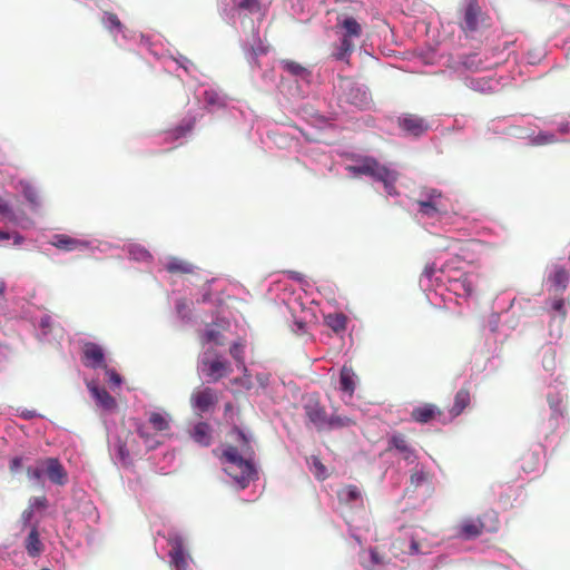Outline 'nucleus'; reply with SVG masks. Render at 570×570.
I'll return each mask as SVG.
<instances>
[{"instance_id": "1", "label": "nucleus", "mask_w": 570, "mask_h": 570, "mask_svg": "<svg viewBox=\"0 0 570 570\" xmlns=\"http://www.w3.org/2000/svg\"><path fill=\"white\" fill-rule=\"evenodd\" d=\"M230 434L235 435L238 445H224L219 460L224 471L245 489L257 474L254 465L255 452L250 439L238 426H234Z\"/></svg>"}, {"instance_id": "2", "label": "nucleus", "mask_w": 570, "mask_h": 570, "mask_svg": "<svg viewBox=\"0 0 570 570\" xmlns=\"http://www.w3.org/2000/svg\"><path fill=\"white\" fill-rule=\"evenodd\" d=\"M346 169L355 176L365 175L383 183L389 195L396 194L395 183L399 178V173L380 164L373 157H363L357 161V164L350 165Z\"/></svg>"}, {"instance_id": "3", "label": "nucleus", "mask_w": 570, "mask_h": 570, "mask_svg": "<svg viewBox=\"0 0 570 570\" xmlns=\"http://www.w3.org/2000/svg\"><path fill=\"white\" fill-rule=\"evenodd\" d=\"M499 524L494 513H484L476 518H465L454 528V534L461 540H473L485 532L497 531Z\"/></svg>"}, {"instance_id": "4", "label": "nucleus", "mask_w": 570, "mask_h": 570, "mask_svg": "<svg viewBox=\"0 0 570 570\" xmlns=\"http://www.w3.org/2000/svg\"><path fill=\"white\" fill-rule=\"evenodd\" d=\"M198 368L212 382H218L233 372L232 364L212 347L203 352Z\"/></svg>"}, {"instance_id": "5", "label": "nucleus", "mask_w": 570, "mask_h": 570, "mask_svg": "<svg viewBox=\"0 0 570 570\" xmlns=\"http://www.w3.org/2000/svg\"><path fill=\"white\" fill-rule=\"evenodd\" d=\"M415 203L419 206L417 212L429 218L448 212L442 193L435 188L422 189Z\"/></svg>"}, {"instance_id": "6", "label": "nucleus", "mask_w": 570, "mask_h": 570, "mask_svg": "<svg viewBox=\"0 0 570 570\" xmlns=\"http://www.w3.org/2000/svg\"><path fill=\"white\" fill-rule=\"evenodd\" d=\"M303 410L308 422L313 424L317 431H325L328 415L325 406L321 403L317 395L313 394L307 396L304 401Z\"/></svg>"}, {"instance_id": "7", "label": "nucleus", "mask_w": 570, "mask_h": 570, "mask_svg": "<svg viewBox=\"0 0 570 570\" xmlns=\"http://www.w3.org/2000/svg\"><path fill=\"white\" fill-rule=\"evenodd\" d=\"M484 21V13L479 6L478 0H466V4L462 10L461 29L465 33L474 32L479 26Z\"/></svg>"}, {"instance_id": "8", "label": "nucleus", "mask_w": 570, "mask_h": 570, "mask_svg": "<svg viewBox=\"0 0 570 570\" xmlns=\"http://www.w3.org/2000/svg\"><path fill=\"white\" fill-rule=\"evenodd\" d=\"M218 402L217 392L212 387H202L195 390L190 395V404L200 415L213 409Z\"/></svg>"}, {"instance_id": "9", "label": "nucleus", "mask_w": 570, "mask_h": 570, "mask_svg": "<svg viewBox=\"0 0 570 570\" xmlns=\"http://www.w3.org/2000/svg\"><path fill=\"white\" fill-rule=\"evenodd\" d=\"M397 124L404 132L414 137H420L430 129L424 118L413 114L402 115L399 117Z\"/></svg>"}, {"instance_id": "10", "label": "nucleus", "mask_w": 570, "mask_h": 570, "mask_svg": "<svg viewBox=\"0 0 570 570\" xmlns=\"http://www.w3.org/2000/svg\"><path fill=\"white\" fill-rule=\"evenodd\" d=\"M82 363L91 368H107L105 353L101 346L96 343L87 342L82 350Z\"/></svg>"}, {"instance_id": "11", "label": "nucleus", "mask_w": 570, "mask_h": 570, "mask_svg": "<svg viewBox=\"0 0 570 570\" xmlns=\"http://www.w3.org/2000/svg\"><path fill=\"white\" fill-rule=\"evenodd\" d=\"M42 465L45 466V474L52 483L65 485L68 482L67 471L57 458L42 459Z\"/></svg>"}, {"instance_id": "12", "label": "nucleus", "mask_w": 570, "mask_h": 570, "mask_svg": "<svg viewBox=\"0 0 570 570\" xmlns=\"http://www.w3.org/2000/svg\"><path fill=\"white\" fill-rule=\"evenodd\" d=\"M87 387L92 397L96 400L97 405L101 410L108 413H112L117 410L118 405L116 399L110 395V393L105 387H99L94 382L88 383Z\"/></svg>"}, {"instance_id": "13", "label": "nucleus", "mask_w": 570, "mask_h": 570, "mask_svg": "<svg viewBox=\"0 0 570 570\" xmlns=\"http://www.w3.org/2000/svg\"><path fill=\"white\" fill-rule=\"evenodd\" d=\"M396 450L403 460L413 463L416 460L415 450L409 444L405 435L395 433L387 441L386 451Z\"/></svg>"}, {"instance_id": "14", "label": "nucleus", "mask_w": 570, "mask_h": 570, "mask_svg": "<svg viewBox=\"0 0 570 570\" xmlns=\"http://www.w3.org/2000/svg\"><path fill=\"white\" fill-rule=\"evenodd\" d=\"M50 244L57 247L58 249L65 252H82L88 249L89 243L79 238L71 237L66 234H56L52 236Z\"/></svg>"}, {"instance_id": "15", "label": "nucleus", "mask_w": 570, "mask_h": 570, "mask_svg": "<svg viewBox=\"0 0 570 570\" xmlns=\"http://www.w3.org/2000/svg\"><path fill=\"white\" fill-rule=\"evenodd\" d=\"M170 546V559L176 570H185L187 568V558L185 553L184 539L180 535H175L168 540Z\"/></svg>"}, {"instance_id": "16", "label": "nucleus", "mask_w": 570, "mask_h": 570, "mask_svg": "<svg viewBox=\"0 0 570 570\" xmlns=\"http://www.w3.org/2000/svg\"><path fill=\"white\" fill-rule=\"evenodd\" d=\"M441 415L442 411L431 403L416 406L411 412V419L421 424L429 423Z\"/></svg>"}, {"instance_id": "17", "label": "nucleus", "mask_w": 570, "mask_h": 570, "mask_svg": "<svg viewBox=\"0 0 570 570\" xmlns=\"http://www.w3.org/2000/svg\"><path fill=\"white\" fill-rule=\"evenodd\" d=\"M550 289L556 294H562L569 284V272L562 266H554L548 276Z\"/></svg>"}, {"instance_id": "18", "label": "nucleus", "mask_w": 570, "mask_h": 570, "mask_svg": "<svg viewBox=\"0 0 570 570\" xmlns=\"http://www.w3.org/2000/svg\"><path fill=\"white\" fill-rule=\"evenodd\" d=\"M212 428L206 422L196 423L190 430V438L202 446H209L213 440Z\"/></svg>"}, {"instance_id": "19", "label": "nucleus", "mask_w": 570, "mask_h": 570, "mask_svg": "<svg viewBox=\"0 0 570 570\" xmlns=\"http://www.w3.org/2000/svg\"><path fill=\"white\" fill-rule=\"evenodd\" d=\"M356 389V375L352 366L344 365L340 372V390L347 394L350 397L353 396Z\"/></svg>"}, {"instance_id": "20", "label": "nucleus", "mask_w": 570, "mask_h": 570, "mask_svg": "<svg viewBox=\"0 0 570 570\" xmlns=\"http://www.w3.org/2000/svg\"><path fill=\"white\" fill-rule=\"evenodd\" d=\"M337 27L344 30L342 39L358 38L362 35V27L353 17H344L342 20L338 19Z\"/></svg>"}, {"instance_id": "21", "label": "nucleus", "mask_w": 570, "mask_h": 570, "mask_svg": "<svg viewBox=\"0 0 570 570\" xmlns=\"http://www.w3.org/2000/svg\"><path fill=\"white\" fill-rule=\"evenodd\" d=\"M195 269L196 267L190 262L178 257H170L166 264V271L170 274H193Z\"/></svg>"}, {"instance_id": "22", "label": "nucleus", "mask_w": 570, "mask_h": 570, "mask_svg": "<svg viewBox=\"0 0 570 570\" xmlns=\"http://www.w3.org/2000/svg\"><path fill=\"white\" fill-rule=\"evenodd\" d=\"M471 396L469 389L462 387L460 389L455 396L452 407L450 409V414L452 417L459 416L470 404Z\"/></svg>"}, {"instance_id": "23", "label": "nucleus", "mask_w": 570, "mask_h": 570, "mask_svg": "<svg viewBox=\"0 0 570 570\" xmlns=\"http://www.w3.org/2000/svg\"><path fill=\"white\" fill-rule=\"evenodd\" d=\"M340 502L344 504H353L357 501H362V493L360 489L354 484H348L342 488L337 493Z\"/></svg>"}, {"instance_id": "24", "label": "nucleus", "mask_w": 570, "mask_h": 570, "mask_svg": "<svg viewBox=\"0 0 570 570\" xmlns=\"http://www.w3.org/2000/svg\"><path fill=\"white\" fill-rule=\"evenodd\" d=\"M24 546L30 557H38L42 552L43 544L39 539V533L36 528H32V530L29 532Z\"/></svg>"}, {"instance_id": "25", "label": "nucleus", "mask_w": 570, "mask_h": 570, "mask_svg": "<svg viewBox=\"0 0 570 570\" xmlns=\"http://www.w3.org/2000/svg\"><path fill=\"white\" fill-rule=\"evenodd\" d=\"M148 423L156 432H166L170 429L169 416L159 412H151Z\"/></svg>"}, {"instance_id": "26", "label": "nucleus", "mask_w": 570, "mask_h": 570, "mask_svg": "<svg viewBox=\"0 0 570 570\" xmlns=\"http://www.w3.org/2000/svg\"><path fill=\"white\" fill-rule=\"evenodd\" d=\"M325 324L335 333L345 331L347 324V316L343 313H333L325 316Z\"/></svg>"}, {"instance_id": "27", "label": "nucleus", "mask_w": 570, "mask_h": 570, "mask_svg": "<svg viewBox=\"0 0 570 570\" xmlns=\"http://www.w3.org/2000/svg\"><path fill=\"white\" fill-rule=\"evenodd\" d=\"M229 354L235 360L238 368L245 370V343L243 341L234 342L229 347Z\"/></svg>"}, {"instance_id": "28", "label": "nucleus", "mask_w": 570, "mask_h": 570, "mask_svg": "<svg viewBox=\"0 0 570 570\" xmlns=\"http://www.w3.org/2000/svg\"><path fill=\"white\" fill-rule=\"evenodd\" d=\"M355 424V421L348 416L333 414L328 416L325 431L348 428Z\"/></svg>"}, {"instance_id": "29", "label": "nucleus", "mask_w": 570, "mask_h": 570, "mask_svg": "<svg viewBox=\"0 0 570 570\" xmlns=\"http://www.w3.org/2000/svg\"><path fill=\"white\" fill-rule=\"evenodd\" d=\"M29 480L37 484H43L45 466L42 465V459L36 461L35 465H30L26 470Z\"/></svg>"}, {"instance_id": "30", "label": "nucleus", "mask_w": 570, "mask_h": 570, "mask_svg": "<svg viewBox=\"0 0 570 570\" xmlns=\"http://www.w3.org/2000/svg\"><path fill=\"white\" fill-rule=\"evenodd\" d=\"M202 343H214L215 345H224V335L223 333L214 327L206 328L202 334Z\"/></svg>"}, {"instance_id": "31", "label": "nucleus", "mask_w": 570, "mask_h": 570, "mask_svg": "<svg viewBox=\"0 0 570 570\" xmlns=\"http://www.w3.org/2000/svg\"><path fill=\"white\" fill-rule=\"evenodd\" d=\"M101 22L110 31L115 29L121 31L124 27L118 16L114 12H105Z\"/></svg>"}, {"instance_id": "32", "label": "nucleus", "mask_w": 570, "mask_h": 570, "mask_svg": "<svg viewBox=\"0 0 570 570\" xmlns=\"http://www.w3.org/2000/svg\"><path fill=\"white\" fill-rule=\"evenodd\" d=\"M137 433L145 441L148 449H155L159 442L155 440V435L149 431V426L146 424H140L137 428Z\"/></svg>"}, {"instance_id": "33", "label": "nucleus", "mask_w": 570, "mask_h": 570, "mask_svg": "<svg viewBox=\"0 0 570 570\" xmlns=\"http://www.w3.org/2000/svg\"><path fill=\"white\" fill-rule=\"evenodd\" d=\"M354 49V43L350 39H342L337 52L334 53L336 60L347 61L350 53Z\"/></svg>"}, {"instance_id": "34", "label": "nucleus", "mask_w": 570, "mask_h": 570, "mask_svg": "<svg viewBox=\"0 0 570 570\" xmlns=\"http://www.w3.org/2000/svg\"><path fill=\"white\" fill-rule=\"evenodd\" d=\"M20 186H21L22 193H23L24 197L27 198V200L29 203H31L32 205H38L39 195H38V190L36 189V187L32 186L28 181H20Z\"/></svg>"}, {"instance_id": "35", "label": "nucleus", "mask_w": 570, "mask_h": 570, "mask_svg": "<svg viewBox=\"0 0 570 570\" xmlns=\"http://www.w3.org/2000/svg\"><path fill=\"white\" fill-rule=\"evenodd\" d=\"M283 68L293 76H303L306 73V69L296 61L283 60Z\"/></svg>"}, {"instance_id": "36", "label": "nucleus", "mask_w": 570, "mask_h": 570, "mask_svg": "<svg viewBox=\"0 0 570 570\" xmlns=\"http://www.w3.org/2000/svg\"><path fill=\"white\" fill-rule=\"evenodd\" d=\"M130 256L136 261H149L151 258L150 253L139 246H132L129 249Z\"/></svg>"}, {"instance_id": "37", "label": "nucleus", "mask_w": 570, "mask_h": 570, "mask_svg": "<svg viewBox=\"0 0 570 570\" xmlns=\"http://www.w3.org/2000/svg\"><path fill=\"white\" fill-rule=\"evenodd\" d=\"M551 309L559 315L562 320L567 316V308L564 299L561 297L553 298L551 302Z\"/></svg>"}, {"instance_id": "38", "label": "nucleus", "mask_w": 570, "mask_h": 570, "mask_svg": "<svg viewBox=\"0 0 570 570\" xmlns=\"http://www.w3.org/2000/svg\"><path fill=\"white\" fill-rule=\"evenodd\" d=\"M312 460H313L314 475L320 480H324L327 476V471H326L325 465L316 456H313Z\"/></svg>"}, {"instance_id": "39", "label": "nucleus", "mask_w": 570, "mask_h": 570, "mask_svg": "<svg viewBox=\"0 0 570 570\" xmlns=\"http://www.w3.org/2000/svg\"><path fill=\"white\" fill-rule=\"evenodd\" d=\"M13 238L14 245H21L24 242V237L20 235L19 233H10L7 229H0V240H7Z\"/></svg>"}, {"instance_id": "40", "label": "nucleus", "mask_w": 570, "mask_h": 570, "mask_svg": "<svg viewBox=\"0 0 570 570\" xmlns=\"http://www.w3.org/2000/svg\"><path fill=\"white\" fill-rule=\"evenodd\" d=\"M410 480L411 484L417 488L428 480V474L422 470H414L411 474Z\"/></svg>"}, {"instance_id": "41", "label": "nucleus", "mask_w": 570, "mask_h": 570, "mask_svg": "<svg viewBox=\"0 0 570 570\" xmlns=\"http://www.w3.org/2000/svg\"><path fill=\"white\" fill-rule=\"evenodd\" d=\"M238 6L249 12H257L261 9L259 0H242Z\"/></svg>"}, {"instance_id": "42", "label": "nucleus", "mask_w": 570, "mask_h": 570, "mask_svg": "<svg viewBox=\"0 0 570 570\" xmlns=\"http://www.w3.org/2000/svg\"><path fill=\"white\" fill-rule=\"evenodd\" d=\"M105 372H106V375L108 376V381L111 385H115V386H120L122 380H121V376L112 368H109L107 366V368H104Z\"/></svg>"}, {"instance_id": "43", "label": "nucleus", "mask_w": 570, "mask_h": 570, "mask_svg": "<svg viewBox=\"0 0 570 570\" xmlns=\"http://www.w3.org/2000/svg\"><path fill=\"white\" fill-rule=\"evenodd\" d=\"M48 505V500L45 495L35 497L30 500V508L33 509H46Z\"/></svg>"}, {"instance_id": "44", "label": "nucleus", "mask_w": 570, "mask_h": 570, "mask_svg": "<svg viewBox=\"0 0 570 570\" xmlns=\"http://www.w3.org/2000/svg\"><path fill=\"white\" fill-rule=\"evenodd\" d=\"M461 285L468 296H471L474 293L473 281L469 276H464L461 279Z\"/></svg>"}, {"instance_id": "45", "label": "nucleus", "mask_w": 570, "mask_h": 570, "mask_svg": "<svg viewBox=\"0 0 570 570\" xmlns=\"http://www.w3.org/2000/svg\"><path fill=\"white\" fill-rule=\"evenodd\" d=\"M22 468V458L14 456L11 459L9 469L11 473H17Z\"/></svg>"}, {"instance_id": "46", "label": "nucleus", "mask_w": 570, "mask_h": 570, "mask_svg": "<svg viewBox=\"0 0 570 570\" xmlns=\"http://www.w3.org/2000/svg\"><path fill=\"white\" fill-rule=\"evenodd\" d=\"M10 213L8 203L0 197V217L6 216Z\"/></svg>"}, {"instance_id": "47", "label": "nucleus", "mask_w": 570, "mask_h": 570, "mask_svg": "<svg viewBox=\"0 0 570 570\" xmlns=\"http://www.w3.org/2000/svg\"><path fill=\"white\" fill-rule=\"evenodd\" d=\"M434 272H435V266L434 264H428L425 267H424V272L423 274L426 276V277H432L434 275Z\"/></svg>"}, {"instance_id": "48", "label": "nucleus", "mask_w": 570, "mask_h": 570, "mask_svg": "<svg viewBox=\"0 0 570 570\" xmlns=\"http://www.w3.org/2000/svg\"><path fill=\"white\" fill-rule=\"evenodd\" d=\"M20 415L26 420H31L37 416V413L33 410H23Z\"/></svg>"}, {"instance_id": "49", "label": "nucleus", "mask_w": 570, "mask_h": 570, "mask_svg": "<svg viewBox=\"0 0 570 570\" xmlns=\"http://www.w3.org/2000/svg\"><path fill=\"white\" fill-rule=\"evenodd\" d=\"M410 552L412 554H415V553L420 552V544L415 540H412V542L410 544Z\"/></svg>"}, {"instance_id": "50", "label": "nucleus", "mask_w": 570, "mask_h": 570, "mask_svg": "<svg viewBox=\"0 0 570 570\" xmlns=\"http://www.w3.org/2000/svg\"><path fill=\"white\" fill-rule=\"evenodd\" d=\"M371 559H372V561H373V563H374V564H380V563H382V560H381V558H380V556H379V552H377V551H375V550H372V551H371Z\"/></svg>"}, {"instance_id": "51", "label": "nucleus", "mask_w": 570, "mask_h": 570, "mask_svg": "<svg viewBox=\"0 0 570 570\" xmlns=\"http://www.w3.org/2000/svg\"><path fill=\"white\" fill-rule=\"evenodd\" d=\"M176 308H177L178 313L181 314L183 309L187 308L186 301L185 299L178 301L177 304H176Z\"/></svg>"}, {"instance_id": "52", "label": "nucleus", "mask_w": 570, "mask_h": 570, "mask_svg": "<svg viewBox=\"0 0 570 570\" xmlns=\"http://www.w3.org/2000/svg\"><path fill=\"white\" fill-rule=\"evenodd\" d=\"M32 513H33V510L29 507V509L23 511L22 517L24 520L28 521L32 517Z\"/></svg>"}, {"instance_id": "53", "label": "nucleus", "mask_w": 570, "mask_h": 570, "mask_svg": "<svg viewBox=\"0 0 570 570\" xmlns=\"http://www.w3.org/2000/svg\"><path fill=\"white\" fill-rule=\"evenodd\" d=\"M4 291H6V284H4V282H0V297L3 296Z\"/></svg>"}, {"instance_id": "54", "label": "nucleus", "mask_w": 570, "mask_h": 570, "mask_svg": "<svg viewBox=\"0 0 570 570\" xmlns=\"http://www.w3.org/2000/svg\"><path fill=\"white\" fill-rule=\"evenodd\" d=\"M48 320L49 318L41 320V326H47L48 325Z\"/></svg>"}, {"instance_id": "55", "label": "nucleus", "mask_w": 570, "mask_h": 570, "mask_svg": "<svg viewBox=\"0 0 570 570\" xmlns=\"http://www.w3.org/2000/svg\"><path fill=\"white\" fill-rule=\"evenodd\" d=\"M299 328L304 327V323H298Z\"/></svg>"}, {"instance_id": "56", "label": "nucleus", "mask_w": 570, "mask_h": 570, "mask_svg": "<svg viewBox=\"0 0 570 570\" xmlns=\"http://www.w3.org/2000/svg\"><path fill=\"white\" fill-rule=\"evenodd\" d=\"M41 570H50V569H48V568H43V569H41Z\"/></svg>"}]
</instances>
